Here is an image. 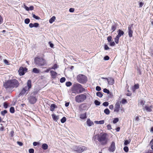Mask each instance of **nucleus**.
I'll list each match as a JSON object with an SVG mask.
<instances>
[{
    "label": "nucleus",
    "instance_id": "39",
    "mask_svg": "<svg viewBox=\"0 0 153 153\" xmlns=\"http://www.w3.org/2000/svg\"><path fill=\"white\" fill-rule=\"evenodd\" d=\"M30 22V20L29 19H26L25 20V22L26 24H28Z\"/></svg>",
    "mask_w": 153,
    "mask_h": 153
},
{
    "label": "nucleus",
    "instance_id": "60",
    "mask_svg": "<svg viewBox=\"0 0 153 153\" xmlns=\"http://www.w3.org/2000/svg\"><path fill=\"white\" fill-rule=\"evenodd\" d=\"M4 63L5 64L7 65H8V62L7 60L4 59Z\"/></svg>",
    "mask_w": 153,
    "mask_h": 153
},
{
    "label": "nucleus",
    "instance_id": "57",
    "mask_svg": "<svg viewBox=\"0 0 153 153\" xmlns=\"http://www.w3.org/2000/svg\"><path fill=\"white\" fill-rule=\"evenodd\" d=\"M74 11V8H70L69 10V11L70 12H73Z\"/></svg>",
    "mask_w": 153,
    "mask_h": 153
},
{
    "label": "nucleus",
    "instance_id": "16",
    "mask_svg": "<svg viewBox=\"0 0 153 153\" xmlns=\"http://www.w3.org/2000/svg\"><path fill=\"white\" fill-rule=\"evenodd\" d=\"M117 26V24L114 23L112 24L111 28V30L112 31V33L114 31L116 30Z\"/></svg>",
    "mask_w": 153,
    "mask_h": 153
},
{
    "label": "nucleus",
    "instance_id": "25",
    "mask_svg": "<svg viewBox=\"0 0 153 153\" xmlns=\"http://www.w3.org/2000/svg\"><path fill=\"white\" fill-rule=\"evenodd\" d=\"M96 124H104L105 121L104 120H101L99 121H95L94 122Z\"/></svg>",
    "mask_w": 153,
    "mask_h": 153
},
{
    "label": "nucleus",
    "instance_id": "47",
    "mask_svg": "<svg viewBox=\"0 0 153 153\" xmlns=\"http://www.w3.org/2000/svg\"><path fill=\"white\" fill-rule=\"evenodd\" d=\"M109 103L107 102H103L102 105L105 106H107L108 105Z\"/></svg>",
    "mask_w": 153,
    "mask_h": 153
},
{
    "label": "nucleus",
    "instance_id": "10",
    "mask_svg": "<svg viewBox=\"0 0 153 153\" xmlns=\"http://www.w3.org/2000/svg\"><path fill=\"white\" fill-rule=\"evenodd\" d=\"M133 24H132L130 25H129L128 27V35L129 37H130L132 36L133 30Z\"/></svg>",
    "mask_w": 153,
    "mask_h": 153
},
{
    "label": "nucleus",
    "instance_id": "12",
    "mask_svg": "<svg viewBox=\"0 0 153 153\" xmlns=\"http://www.w3.org/2000/svg\"><path fill=\"white\" fill-rule=\"evenodd\" d=\"M102 79L106 80L108 82V84L109 85H113L114 83V80L112 78L109 77L108 78H107L102 77Z\"/></svg>",
    "mask_w": 153,
    "mask_h": 153
},
{
    "label": "nucleus",
    "instance_id": "36",
    "mask_svg": "<svg viewBox=\"0 0 153 153\" xmlns=\"http://www.w3.org/2000/svg\"><path fill=\"white\" fill-rule=\"evenodd\" d=\"M66 121V118L65 117H63L61 120V122L62 123H64Z\"/></svg>",
    "mask_w": 153,
    "mask_h": 153
},
{
    "label": "nucleus",
    "instance_id": "33",
    "mask_svg": "<svg viewBox=\"0 0 153 153\" xmlns=\"http://www.w3.org/2000/svg\"><path fill=\"white\" fill-rule=\"evenodd\" d=\"M97 96L100 97H102L103 96L102 94L100 92H97L96 93Z\"/></svg>",
    "mask_w": 153,
    "mask_h": 153
},
{
    "label": "nucleus",
    "instance_id": "14",
    "mask_svg": "<svg viewBox=\"0 0 153 153\" xmlns=\"http://www.w3.org/2000/svg\"><path fill=\"white\" fill-rule=\"evenodd\" d=\"M153 106L152 105L148 106L147 105H145L144 107L143 108L144 110H146L147 112H151L153 108Z\"/></svg>",
    "mask_w": 153,
    "mask_h": 153
},
{
    "label": "nucleus",
    "instance_id": "56",
    "mask_svg": "<svg viewBox=\"0 0 153 153\" xmlns=\"http://www.w3.org/2000/svg\"><path fill=\"white\" fill-rule=\"evenodd\" d=\"M57 68V65L56 64H55L52 67V69H55Z\"/></svg>",
    "mask_w": 153,
    "mask_h": 153
},
{
    "label": "nucleus",
    "instance_id": "54",
    "mask_svg": "<svg viewBox=\"0 0 153 153\" xmlns=\"http://www.w3.org/2000/svg\"><path fill=\"white\" fill-rule=\"evenodd\" d=\"M109 59V57L108 56H106L104 57V59L105 60H107Z\"/></svg>",
    "mask_w": 153,
    "mask_h": 153
},
{
    "label": "nucleus",
    "instance_id": "50",
    "mask_svg": "<svg viewBox=\"0 0 153 153\" xmlns=\"http://www.w3.org/2000/svg\"><path fill=\"white\" fill-rule=\"evenodd\" d=\"M96 89L97 91H99L101 90V88L99 86H97L96 88Z\"/></svg>",
    "mask_w": 153,
    "mask_h": 153
},
{
    "label": "nucleus",
    "instance_id": "52",
    "mask_svg": "<svg viewBox=\"0 0 153 153\" xmlns=\"http://www.w3.org/2000/svg\"><path fill=\"white\" fill-rule=\"evenodd\" d=\"M115 45V43L114 42H111L110 43V45L111 46H113Z\"/></svg>",
    "mask_w": 153,
    "mask_h": 153
},
{
    "label": "nucleus",
    "instance_id": "26",
    "mask_svg": "<svg viewBox=\"0 0 153 153\" xmlns=\"http://www.w3.org/2000/svg\"><path fill=\"white\" fill-rule=\"evenodd\" d=\"M87 117L86 113L80 114V118L81 119H85Z\"/></svg>",
    "mask_w": 153,
    "mask_h": 153
},
{
    "label": "nucleus",
    "instance_id": "2",
    "mask_svg": "<svg viewBox=\"0 0 153 153\" xmlns=\"http://www.w3.org/2000/svg\"><path fill=\"white\" fill-rule=\"evenodd\" d=\"M31 80H29L27 82V85L23 87L21 89L20 92L19 94V96H20L24 95H26L29 92L30 89L31 88Z\"/></svg>",
    "mask_w": 153,
    "mask_h": 153
},
{
    "label": "nucleus",
    "instance_id": "22",
    "mask_svg": "<svg viewBox=\"0 0 153 153\" xmlns=\"http://www.w3.org/2000/svg\"><path fill=\"white\" fill-rule=\"evenodd\" d=\"M145 103V101L142 100H140L138 104L139 105L142 106L143 108L144 106V105Z\"/></svg>",
    "mask_w": 153,
    "mask_h": 153
},
{
    "label": "nucleus",
    "instance_id": "43",
    "mask_svg": "<svg viewBox=\"0 0 153 153\" xmlns=\"http://www.w3.org/2000/svg\"><path fill=\"white\" fill-rule=\"evenodd\" d=\"M66 85L67 87H69L72 85V83L70 82H67L66 83Z\"/></svg>",
    "mask_w": 153,
    "mask_h": 153
},
{
    "label": "nucleus",
    "instance_id": "38",
    "mask_svg": "<svg viewBox=\"0 0 153 153\" xmlns=\"http://www.w3.org/2000/svg\"><path fill=\"white\" fill-rule=\"evenodd\" d=\"M119 121V119L117 118H114L113 121V123L114 124L116 123L117 122H118Z\"/></svg>",
    "mask_w": 153,
    "mask_h": 153
},
{
    "label": "nucleus",
    "instance_id": "64",
    "mask_svg": "<svg viewBox=\"0 0 153 153\" xmlns=\"http://www.w3.org/2000/svg\"><path fill=\"white\" fill-rule=\"evenodd\" d=\"M29 8V10H33L34 7L33 6H31Z\"/></svg>",
    "mask_w": 153,
    "mask_h": 153
},
{
    "label": "nucleus",
    "instance_id": "40",
    "mask_svg": "<svg viewBox=\"0 0 153 153\" xmlns=\"http://www.w3.org/2000/svg\"><path fill=\"white\" fill-rule=\"evenodd\" d=\"M130 142V141H129L128 140H125V142L124 143V145H127L128 144H129Z\"/></svg>",
    "mask_w": 153,
    "mask_h": 153
},
{
    "label": "nucleus",
    "instance_id": "35",
    "mask_svg": "<svg viewBox=\"0 0 153 153\" xmlns=\"http://www.w3.org/2000/svg\"><path fill=\"white\" fill-rule=\"evenodd\" d=\"M7 113V111L6 110H4L1 112V114L3 116H4L5 114Z\"/></svg>",
    "mask_w": 153,
    "mask_h": 153
},
{
    "label": "nucleus",
    "instance_id": "30",
    "mask_svg": "<svg viewBox=\"0 0 153 153\" xmlns=\"http://www.w3.org/2000/svg\"><path fill=\"white\" fill-rule=\"evenodd\" d=\"M56 18L54 16H53L49 20V22L50 23H52L53 22L55 21Z\"/></svg>",
    "mask_w": 153,
    "mask_h": 153
},
{
    "label": "nucleus",
    "instance_id": "28",
    "mask_svg": "<svg viewBox=\"0 0 153 153\" xmlns=\"http://www.w3.org/2000/svg\"><path fill=\"white\" fill-rule=\"evenodd\" d=\"M32 71L36 74H38L39 73V70L36 68H34L33 69Z\"/></svg>",
    "mask_w": 153,
    "mask_h": 153
},
{
    "label": "nucleus",
    "instance_id": "27",
    "mask_svg": "<svg viewBox=\"0 0 153 153\" xmlns=\"http://www.w3.org/2000/svg\"><path fill=\"white\" fill-rule=\"evenodd\" d=\"M85 91V89L83 88L82 85L80 84L79 89V93H81L83 91Z\"/></svg>",
    "mask_w": 153,
    "mask_h": 153
},
{
    "label": "nucleus",
    "instance_id": "31",
    "mask_svg": "<svg viewBox=\"0 0 153 153\" xmlns=\"http://www.w3.org/2000/svg\"><path fill=\"white\" fill-rule=\"evenodd\" d=\"M104 112L106 114L108 115L110 114V111L108 108H106L104 110Z\"/></svg>",
    "mask_w": 153,
    "mask_h": 153
},
{
    "label": "nucleus",
    "instance_id": "9",
    "mask_svg": "<svg viewBox=\"0 0 153 153\" xmlns=\"http://www.w3.org/2000/svg\"><path fill=\"white\" fill-rule=\"evenodd\" d=\"M77 80L80 83H83L86 82L87 81V78L84 75L79 74L77 76Z\"/></svg>",
    "mask_w": 153,
    "mask_h": 153
},
{
    "label": "nucleus",
    "instance_id": "20",
    "mask_svg": "<svg viewBox=\"0 0 153 153\" xmlns=\"http://www.w3.org/2000/svg\"><path fill=\"white\" fill-rule=\"evenodd\" d=\"M57 108V106L54 104H52L50 106V110L51 111H53L54 110L55 108Z\"/></svg>",
    "mask_w": 153,
    "mask_h": 153
},
{
    "label": "nucleus",
    "instance_id": "15",
    "mask_svg": "<svg viewBox=\"0 0 153 153\" xmlns=\"http://www.w3.org/2000/svg\"><path fill=\"white\" fill-rule=\"evenodd\" d=\"M120 104L119 102L116 103L115 105V108L114 109V111L115 112H118L120 108Z\"/></svg>",
    "mask_w": 153,
    "mask_h": 153
},
{
    "label": "nucleus",
    "instance_id": "55",
    "mask_svg": "<svg viewBox=\"0 0 153 153\" xmlns=\"http://www.w3.org/2000/svg\"><path fill=\"white\" fill-rule=\"evenodd\" d=\"M107 128L108 130H110L112 128L110 124H108L107 126Z\"/></svg>",
    "mask_w": 153,
    "mask_h": 153
},
{
    "label": "nucleus",
    "instance_id": "18",
    "mask_svg": "<svg viewBox=\"0 0 153 153\" xmlns=\"http://www.w3.org/2000/svg\"><path fill=\"white\" fill-rule=\"evenodd\" d=\"M52 117L53 120L55 121H57L59 119V116H56L54 114H52Z\"/></svg>",
    "mask_w": 153,
    "mask_h": 153
},
{
    "label": "nucleus",
    "instance_id": "17",
    "mask_svg": "<svg viewBox=\"0 0 153 153\" xmlns=\"http://www.w3.org/2000/svg\"><path fill=\"white\" fill-rule=\"evenodd\" d=\"M39 25V24L37 23H35L34 24L30 23L29 25V26L30 28L33 27H37Z\"/></svg>",
    "mask_w": 153,
    "mask_h": 153
},
{
    "label": "nucleus",
    "instance_id": "5",
    "mask_svg": "<svg viewBox=\"0 0 153 153\" xmlns=\"http://www.w3.org/2000/svg\"><path fill=\"white\" fill-rule=\"evenodd\" d=\"M87 149L86 147L82 146H75L73 147V150L76 153H82Z\"/></svg>",
    "mask_w": 153,
    "mask_h": 153
},
{
    "label": "nucleus",
    "instance_id": "24",
    "mask_svg": "<svg viewBox=\"0 0 153 153\" xmlns=\"http://www.w3.org/2000/svg\"><path fill=\"white\" fill-rule=\"evenodd\" d=\"M50 73H51L52 78H55L56 77L57 74L56 72L54 71H50Z\"/></svg>",
    "mask_w": 153,
    "mask_h": 153
},
{
    "label": "nucleus",
    "instance_id": "42",
    "mask_svg": "<svg viewBox=\"0 0 153 153\" xmlns=\"http://www.w3.org/2000/svg\"><path fill=\"white\" fill-rule=\"evenodd\" d=\"M103 92L105 93L109 94L110 93L109 91L106 88H104L103 90Z\"/></svg>",
    "mask_w": 153,
    "mask_h": 153
},
{
    "label": "nucleus",
    "instance_id": "61",
    "mask_svg": "<svg viewBox=\"0 0 153 153\" xmlns=\"http://www.w3.org/2000/svg\"><path fill=\"white\" fill-rule=\"evenodd\" d=\"M17 143L20 146H22L23 145L22 143L18 141Z\"/></svg>",
    "mask_w": 153,
    "mask_h": 153
},
{
    "label": "nucleus",
    "instance_id": "59",
    "mask_svg": "<svg viewBox=\"0 0 153 153\" xmlns=\"http://www.w3.org/2000/svg\"><path fill=\"white\" fill-rule=\"evenodd\" d=\"M49 44H50V46L51 48H53L54 45L53 44L51 43L50 42H49Z\"/></svg>",
    "mask_w": 153,
    "mask_h": 153
},
{
    "label": "nucleus",
    "instance_id": "34",
    "mask_svg": "<svg viewBox=\"0 0 153 153\" xmlns=\"http://www.w3.org/2000/svg\"><path fill=\"white\" fill-rule=\"evenodd\" d=\"M10 112L12 113H14L15 112V109L13 107H11L10 109Z\"/></svg>",
    "mask_w": 153,
    "mask_h": 153
},
{
    "label": "nucleus",
    "instance_id": "41",
    "mask_svg": "<svg viewBox=\"0 0 153 153\" xmlns=\"http://www.w3.org/2000/svg\"><path fill=\"white\" fill-rule=\"evenodd\" d=\"M65 77H63L60 79V81L61 83H63L65 81Z\"/></svg>",
    "mask_w": 153,
    "mask_h": 153
},
{
    "label": "nucleus",
    "instance_id": "1",
    "mask_svg": "<svg viewBox=\"0 0 153 153\" xmlns=\"http://www.w3.org/2000/svg\"><path fill=\"white\" fill-rule=\"evenodd\" d=\"M19 85V82L16 79H10L7 81L4 84V86L7 90L14 88L18 87Z\"/></svg>",
    "mask_w": 153,
    "mask_h": 153
},
{
    "label": "nucleus",
    "instance_id": "11",
    "mask_svg": "<svg viewBox=\"0 0 153 153\" xmlns=\"http://www.w3.org/2000/svg\"><path fill=\"white\" fill-rule=\"evenodd\" d=\"M27 68H24L22 67L20 68L19 70V73L20 76H22L25 73L27 72Z\"/></svg>",
    "mask_w": 153,
    "mask_h": 153
},
{
    "label": "nucleus",
    "instance_id": "53",
    "mask_svg": "<svg viewBox=\"0 0 153 153\" xmlns=\"http://www.w3.org/2000/svg\"><path fill=\"white\" fill-rule=\"evenodd\" d=\"M112 39V37L111 36H109L107 38V40L108 42H110L111 41Z\"/></svg>",
    "mask_w": 153,
    "mask_h": 153
},
{
    "label": "nucleus",
    "instance_id": "21",
    "mask_svg": "<svg viewBox=\"0 0 153 153\" xmlns=\"http://www.w3.org/2000/svg\"><path fill=\"white\" fill-rule=\"evenodd\" d=\"M86 123L89 126H90L94 124L93 122L91 121L89 119H87Z\"/></svg>",
    "mask_w": 153,
    "mask_h": 153
},
{
    "label": "nucleus",
    "instance_id": "29",
    "mask_svg": "<svg viewBox=\"0 0 153 153\" xmlns=\"http://www.w3.org/2000/svg\"><path fill=\"white\" fill-rule=\"evenodd\" d=\"M48 146L47 144L45 143H44L42 145V148L44 150H46L48 149Z\"/></svg>",
    "mask_w": 153,
    "mask_h": 153
},
{
    "label": "nucleus",
    "instance_id": "62",
    "mask_svg": "<svg viewBox=\"0 0 153 153\" xmlns=\"http://www.w3.org/2000/svg\"><path fill=\"white\" fill-rule=\"evenodd\" d=\"M143 3L142 2H140L139 4V7H141L143 6Z\"/></svg>",
    "mask_w": 153,
    "mask_h": 153
},
{
    "label": "nucleus",
    "instance_id": "4",
    "mask_svg": "<svg viewBox=\"0 0 153 153\" xmlns=\"http://www.w3.org/2000/svg\"><path fill=\"white\" fill-rule=\"evenodd\" d=\"M34 63L36 65L41 66L45 65L46 63V61L42 57H36L34 59Z\"/></svg>",
    "mask_w": 153,
    "mask_h": 153
},
{
    "label": "nucleus",
    "instance_id": "46",
    "mask_svg": "<svg viewBox=\"0 0 153 153\" xmlns=\"http://www.w3.org/2000/svg\"><path fill=\"white\" fill-rule=\"evenodd\" d=\"M123 149L126 152H127L128 151V148L127 146H125L123 148Z\"/></svg>",
    "mask_w": 153,
    "mask_h": 153
},
{
    "label": "nucleus",
    "instance_id": "51",
    "mask_svg": "<svg viewBox=\"0 0 153 153\" xmlns=\"http://www.w3.org/2000/svg\"><path fill=\"white\" fill-rule=\"evenodd\" d=\"M29 152L30 153H33L34 150L33 149H30L29 150Z\"/></svg>",
    "mask_w": 153,
    "mask_h": 153
},
{
    "label": "nucleus",
    "instance_id": "44",
    "mask_svg": "<svg viewBox=\"0 0 153 153\" xmlns=\"http://www.w3.org/2000/svg\"><path fill=\"white\" fill-rule=\"evenodd\" d=\"M94 103L97 105H99L100 104V102L97 100H96L95 101Z\"/></svg>",
    "mask_w": 153,
    "mask_h": 153
},
{
    "label": "nucleus",
    "instance_id": "37",
    "mask_svg": "<svg viewBox=\"0 0 153 153\" xmlns=\"http://www.w3.org/2000/svg\"><path fill=\"white\" fill-rule=\"evenodd\" d=\"M98 135H96L93 137L92 140L94 141H95L97 140V138L98 139Z\"/></svg>",
    "mask_w": 153,
    "mask_h": 153
},
{
    "label": "nucleus",
    "instance_id": "63",
    "mask_svg": "<svg viewBox=\"0 0 153 153\" xmlns=\"http://www.w3.org/2000/svg\"><path fill=\"white\" fill-rule=\"evenodd\" d=\"M3 22V19L2 17L0 15V24H1Z\"/></svg>",
    "mask_w": 153,
    "mask_h": 153
},
{
    "label": "nucleus",
    "instance_id": "6",
    "mask_svg": "<svg viewBox=\"0 0 153 153\" xmlns=\"http://www.w3.org/2000/svg\"><path fill=\"white\" fill-rule=\"evenodd\" d=\"M80 84H76L74 85L71 88V95L74 96L77 94H79Z\"/></svg>",
    "mask_w": 153,
    "mask_h": 153
},
{
    "label": "nucleus",
    "instance_id": "58",
    "mask_svg": "<svg viewBox=\"0 0 153 153\" xmlns=\"http://www.w3.org/2000/svg\"><path fill=\"white\" fill-rule=\"evenodd\" d=\"M104 48L105 50H108L109 49V48L107 45H105L104 46Z\"/></svg>",
    "mask_w": 153,
    "mask_h": 153
},
{
    "label": "nucleus",
    "instance_id": "49",
    "mask_svg": "<svg viewBox=\"0 0 153 153\" xmlns=\"http://www.w3.org/2000/svg\"><path fill=\"white\" fill-rule=\"evenodd\" d=\"M8 105L6 102H4V108H7L8 107Z\"/></svg>",
    "mask_w": 153,
    "mask_h": 153
},
{
    "label": "nucleus",
    "instance_id": "19",
    "mask_svg": "<svg viewBox=\"0 0 153 153\" xmlns=\"http://www.w3.org/2000/svg\"><path fill=\"white\" fill-rule=\"evenodd\" d=\"M118 34L117 36H118L119 37H120L122 36L124 34V32L120 29H119L118 30Z\"/></svg>",
    "mask_w": 153,
    "mask_h": 153
},
{
    "label": "nucleus",
    "instance_id": "7",
    "mask_svg": "<svg viewBox=\"0 0 153 153\" xmlns=\"http://www.w3.org/2000/svg\"><path fill=\"white\" fill-rule=\"evenodd\" d=\"M86 96L84 94H81L77 95L75 97V101L78 103L82 102L86 99Z\"/></svg>",
    "mask_w": 153,
    "mask_h": 153
},
{
    "label": "nucleus",
    "instance_id": "45",
    "mask_svg": "<svg viewBox=\"0 0 153 153\" xmlns=\"http://www.w3.org/2000/svg\"><path fill=\"white\" fill-rule=\"evenodd\" d=\"M32 15H33V18H35L36 19H40V18L39 17H38V16H36L35 14H33Z\"/></svg>",
    "mask_w": 153,
    "mask_h": 153
},
{
    "label": "nucleus",
    "instance_id": "48",
    "mask_svg": "<svg viewBox=\"0 0 153 153\" xmlns=\"http://www.w3.org/2000/svg\"><path fill=\"white\" fill-rule=\"evenodd\" d=\"M24 7L25 8V9L27 11H29V7H27L25 4H24Z\"/></svg>",
    "mask_w": 153,
    "mask_h": 153
},
{
    "label": "nucleus",
    "instance_id": "8",
    "mask_svg": "<svg viewBox=\"0 0 153 153\" xmlns=\"http://www.w3.org/2000/svg\"><path fill=\"white\" fill-rule=\"evenodd\" d=\"M36 92L31 93L28 98L29 102L31 104H33L36 102L37 100L36 98Z\"/></svg>",
    "mask_w": 153,
    "mask_h": 153
},
{
    "label": "nucleus",
    "instance_id": "32",
    "mask_svg": "<svg viewBox=\"0 0 153 153\" xmlns=\"http://www.w3.org/2000/svg\"><path fill=\"white\" fill-rule=\"evenodd\" d=\"M120 37L117 36H116V37L114 38V41L116 44H118L119 42V40Z\"/></svg>",
    "mask_w": 153,
    "mask_h": 153
},
{
    "label": "nucleus",
    "instance_id": "3",
    "mask_svg": "<svg viewBox=\"0 0 153 153\" xmlns=\"http://www.w3.org/2000/svg\"><path fill=\"white\" fill-rule=\"evenodd\" d=\"M97 140L100 142L101 145H105L108 142L107 134L105 133H101L99 135Z\"/></svg>",
    "mask_w": 153,
    "mask_h": 153
},
{
    "label": "nucleus",
    "instance_id": "23",
    "mask_svg": "<svg viewBox=\"0 0 153 153\" xmlns=\"http://www.w3.org/2000/svg\"><path fill=\"white\" fill-rule=\"evenodd\" d=\"M139 88V85L138 84H135L134 86L132 87V90L134 92L136 89L138 88Z\"/></svg>",
    "mask_w": 153,
    "mask_h": 153
},
{
    "label": "nucleus",
    "instance_id": "13",
    "mask_svg": "<svg viewBox=\"0 0 153 153\" xmlns=\"http://www.w3.org/2000/svg\"><path fill=\"white\" fill-rule=\"evenodd\" d=\"M115 143L114 142H112L110 146L108 148V150L110 152H112L115 151Z\"/></svg>",
    "mask_w": 153,
    "mask_h": 153
}]
</instances>
